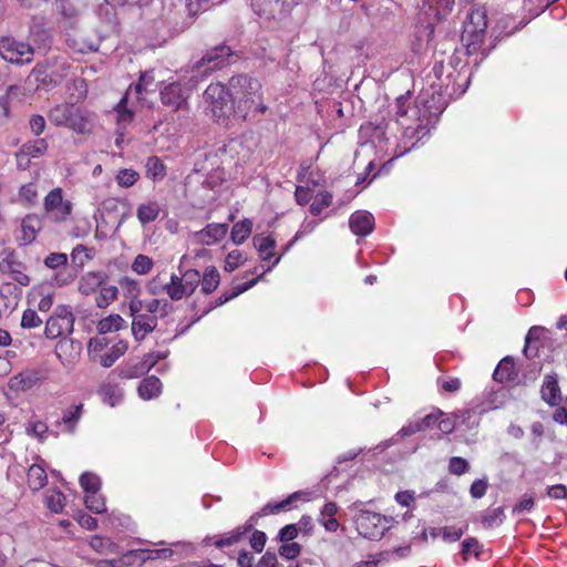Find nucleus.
I'll return each mask as SVG.
<instances>
[{
	"label": "nucleus",
	"instance_id": "nucleus-51",
	"mask_svg": "<svg viewBox=\"0 0 567 567\" xmlns=\"http://www.w3.org/2000/svg\"><path fill=\"white\" fill-rule=\"evenodd\" d=\"M262 278V275L258 276L257 278H254L249 282L243 284L240 286H237L234 291L228 296H220L218 300L215 302V307L221 306L226 303L227 301L231 300L233 298L237 297L238 295L245 292L246 290L254 287L260 279Z\"/></svg>",
	"mask_w": 567,
	"mask_h": 567
},
{
	"label": "nucleus",
	"instance_id": "nucleus-10",
	"mask_svg": "<svg viewBox=\"0 0 567 567\" xmlns=\"http://www.w3.org/2000/svg\"><path fill=\"white\" fill-rule=\"evenodd\" d=\"M251 8L259 17L281 20L290 12L292 2L288 0H251Z\"/></svg>",
	"mask_w": 567,
	"mask_h": 567
},
{
	"label": "nucleus",
	"instance_id": "nucleus-64",
	"mask_svg": "<svg viewBox=\"0 0 567 567\" xmlns=\"http://www.w3.org/2000/svg\"><path fill=\"white\" fill-rule=\"evenodd\" d=\"M547 496L551 499H565L567 498V486L564 484H557L547 488Z\"/></svg>",
	"mask_w": 567,
	"mask_h": 567
},
{
	"label": "nucleus",
	"instance_id": "nucleus-3",
	"mask_svg": "<svg viewBox=\"0 0 567 567\" xmlns=\"http://www.w3.org/2000/svg\"><path fill=\"white\" fill-rule=\"evenodd\" d=\"M396 122L403 130V137L406 140L421 141L429 132V112L421 111L416 104L410 106L409 96L401 95L395 101Z\"/></svg>",
	"mask_w": 567,
	"mask_h": 567
},
{
	"label": "nucleus",
	"instance_id": "nucleus-13",
	"mask_svg": "<svg viewBox=\"0 0 567 567\" xmlns=\"http://www.w3.org/2000/svg\"><path fill=\"white\" fill-rule=\"evenodd\" d=\"M107 281V276L104 271H87L81 276L78 290L83 296H90L97 292L99 289Z\"/></svg>",
	"mask_w": 567,
	"mask_h": 567
},
{
	"label": "nucleus",
	"instance_id": "nucleus-29",
	"mask_svg": "<svg viewBox=\"0 0 567 567\" xmlns=\"http://www.w3.org/2000/svg\"><path fill=\"white\" fill-rule=\"evenodd\" d=\"M128 344L126 341H118L117 343L113 344L107 352L100 355V363L104 368L112 367L116 360H118L126 351H127Z\"/></svg>",
	"mask_w": 567,
	"mask_h": 567
},
{
	"label": "nucleus",
	"instance_id": "nucleus-24",
	"mask_svg": "<svg viewBox=\"0 0 567 567\" xmlns=\"http://www.w3.org/2000/svg\"><path fill=\"white\" fill-rule=\"evenodd\" d=\"M137 392L143 400L157 398L162 392V382L155 375L147 377L140 383Z\"/></svg>",
	"mask_w": 567,
	"mask_h": 567
},
{
	"label": "nucleus",
	"instance_id": "nucleus-9",
	"mask_svg": "<svg viewBox=\"0 0 567 567\" xmlns=\"http://www.w3.org/2000/svg\"><path fill=\"white\" fill-rule=\"evenodd\" d=\"M43 209L50 220L61 223L71 215L72 204L63 198L62 188L56 187L44 197Z\"/></svg>",
	"mask_w": 567,
	"mask_h": 567
},
{
	"label": "nucleus",
	"instance_id": "nucleus-39",
	"mask_svg": "<svg viewBox=\"0 0 567 567\" xmlns=\"http://www.w3.org/2000/svg\"><path fill=\"white\" fill-rule=\"evenodd\" d=\"M127 95L123 96L116 106L118 130H125L132 122L134 113L127 109Z\"/></svg>",
	"mask_w": 567,
	"mask_h": 567
},
{
	"label": "nucleus",
	"instance_id": "nucleus-33",
	"mask_svg": "<svg viewBox=\"0 0 567 567\" xmlns=\"http://www.w3.org/2000/svg\"><path fill=\"white\" fill-rule=\"evenodd\" d=\"M252 244L259 251L262 260H269L274 256L271 250L276 246V240L272 237L256 235L252 238Z\"/></svg>",
	"mask_w": 567,
	"mask_h": 567
},
{
	"label": "nucleus",
	"instance_id": "nucleus-1",
	"mask_svg": "<svg viewBox=\"0 0 567 567\" xmlns=\"http://www.w3.org/2000/svg\"><path fill=\"white\" fill-rule=\"evenodd\" d=\"M233 54L227 45H218L208 51L200 61H198L192 71L188 81H176L165 85L161 92L162 103L173 111L184 110L188 104V99L193 89L198 83L199 75H207L209 72L220 68Z\"/></svg>",
	"mask_w": 567,
	"mask_h": 567
},
{
	"label": "nucleus",
	"instance_id": "nucleus-20",
	"mask_svg": "<svg viewBox=\"0 0 567 567\" xmlns=\"http://www.w3.org/2000/svg\"><path fill=\"white\" fill-rule=\"evenodd\" d=\"M486 30H476L472 27H464L462 32V42L466 45L470 54L478 51L484 43Z\"/></svg>",
	"mask_w": 567,
	"mask_h": 567
},
{
	"label": "nucleus",
	"instance_id": "nucleus-38",
	"mask_svg": "<svg viewBox=\"0 0 567 567\" xmlns=\"http://www.w3.org/2000/svg\"><path fill=\"white\" fill-rule=\"evenodd\" d=\"M145 309L150 313H158L164 318L173 311L174 307L167 299H152L145 302Z\"/></svg>",
	"mask_w": 567,
	"mask_h": 567
},
{
	"label": "nucleus",
	"instance_id": "nucleus-23",
	"mask_svg": "<svg viewBox=\"0 0 567 567\" xmlns=\"http://www.w3.org/2000/svg\"><path fill=\"white\" fill-rule=\"evenodd\" d=\"M161 213V206L156 200H148L138 205L136 209V217L144 226L155 221Z\"/></svg>",
	"mask_w": 567,
	"mask_h": 567
},
{
	"label": "nucleus",
	"instance_id": "nucleus-21",
	"mask_svg": "<svg viewBox=\"0 0 567 567\" xmlns=\"http://www.w3.org/2000/svg\"><path fill=\"white\" fill-rule=\"evenodd\" d=\"M454 6V0H424L422 9L429 16L437 20L449 14Z\"/></svg>",
	"mask_w": 567,
	"mask_h": 567
},
{
	"label": "nucleus",
	"instance_id": "nucleus-15",
	"mask_svg": "<svg viewBox=\"0 0 567 567\" xmlns=\"http://www.w3.org/2000/svg\"><path fill=\"white\" fill-rule=\"evenodd\" d=\"M228 231L227 224H208L205 228L196 233L197 241L203 245H214L221 240Z\"/></svg>",
	"mask_w": 567,
	"mask_h": 567
},
{
	"label": "nucleus",
	"instance_id": "nucleus-17",
	"mask_svg": "<svg viewBox=\"0 0 567 567\" xmlns=\"http://www.w3.org/2000/svg\"><path fill=\"white\" fill-rule=\"evenodd\" d=\"M40 379L38 370H24L10 379L9 386L13 391H27L33 388Z\"/></svg>",
	"mask_w": 567,
	"mask_h": 567
},
{
	"label": "nucleus",
	"instance_id": "nucleus-16",
	"mask_svg": "<svg viewBox=\"0 0 567 567\" xmlns=\"http://www.w3.org/2000/svg\"><path fill=\"white\" fill-rule=\"evenodd\" d=\"M157 318L150 315H134L132 320V333L136 341H142L147 333L155 330Z\"/></svg>",
	"mask_w": 567,
	"mask_h": 567
},
{
	"label": "nucleus",
	"instance_id": "nucleus-54",
	"mask_svg": "<svg viewBox=\"0 0 567 567\" xmlns=\"http://www.w3.org/2000/svg\"><path fill=\"white\" fill-rule=\"evenodd\" d=\"M42 324V319L38 316L33 309H27L23 311L21 318V327L24 329L38 328Z\"/></svg>",
	"mask_w": 567,
	"mask_h": 567
},
{
	"label": "nucleus",
	"instance_id": "nucleus-57",
	"mask_svg": "<svg viewBox=\"0 0 567 567\" xmlns=\"http://www.w3.org/2000/svg\"><path fill=\"white\" fill-rule=\"evenodd\" d=\"M68 261V257L63 252H51L44 259V265L51 269H56L61 266H64Z\"/></svg>",
	"mask_w": 567,
	"mask_h": 567
},
{
	"label": "nucleus",
	"instance_id": "nucleus-36",
	"mask_svg": "<svg viewBox=\"0 0 567 567\" xmlns=\"http://www.w3.org/2000/svg\"><path fill=\"white\" fill-rule=\"evenodd\" d=\"M125 327V320L120 315H111L97 323V330L101 334L112 331H118Z\"/></svg>",
	"mask_w": 567,
	"mask_h": 567
},
{
	"label": "nucleus",
	"instance_id": "nucleus-58",
	"mask_svg": "<svg viewBox=\"0 0 567 567\" xmlns=\"http://www.w3.org/2000/svg\"><path fill=\"white\" fill-rule=\"evenodd\" d=\"M301 547L297 543H285L279 548V554L286 559H295L299 556Z\"/></svg>",
	"mask_w": 567,
	"mask_h": 567
},
{
	"label": "nucleus",
	"instance_id": "nucleus-56",
	"mask_svg": "<svg viewBox=\"0 0 567 567\" xmlns=\"http://www.w3.org/2000/svg\"><path fill=\"white\" fill-rule=\"evenodd\" d=\"M472 553L476 557H478V555H480V544H478V540L475 539V538H466L465 540H463V544H462V551H461V554L463 556V559L467 560L468 556Z\"/></svg>",
	"mask_w": 567,
	"mask_h": 567
},
{
	"label": "nucleus",
	"instance_id": "nucleus-63",
	"mask_svg": "<svg viewBox=\"0 0 567 567\" xmlns=\"http://www.w3.org/2000/svg\"><path fill=\"white\" fill-rule=\"evenodd\" d=\"M71 257L72 260L78 262L80 267H83L85 261L91 258V256L86 254V248L82 245H78L75 248H73Z\"/></svg>",
	"mask_w": 567,
	"mask_h": 567
},
{
	"label": "nucleus",
	"instance_id": "nucleus-12",
	"mask_svg": "<svg viewBox=\"0 0 567 567\" xmlns=\"http://www.w3.org/2000/svg\"><path fill=\"white\" fill-rule=\"evenodd\" d=\"M106 3V0H56L59 12L66 18H74L82 14L89 8L99 10Z\"/></svg>",
	"mask_w": 567,
	"mask_h": 567
},
{
	"label": "nucleus",
	"instance_id": "nucleus-32",
	"mask_svg": "<svg viewBox=\"0 0 567 567\" xmlns=\"http://www.w3.org/2000/svg\"><path fill=\"white\" fill-rule=\"evenodd\" d=\"M118 295V289L116 286L109 285L107 281L99 289L97 295L95 297V305L99 308H106L114 300H116Z\"/></svg>",
	"mask_w": 567,
	"mask_h": 567
},
{
	"label": "nucleus",
	"instance_id": "nucleus-50",
	"mask_svg": "<svg viewBox=\"0 0 567 567\" xmlns=\"http://www.w3.org/2000/svg\"><path fill=\"white\" fill-rule=\"evenodd\" d=\"M181 277L184 281V286H186V289L189 292V296L193 295V292L200 284V272L196 269H187Z\"/></svg>",
	"mask_w": 567,
	"mask_h": 567
},
{
	"label": "nucleus",
	"instance_id": "nucleus-60",
	"mask_svg": "<svg viewBox=\"0 0 567 567\" xmlns=\"http://www.w3.org/2000/svg\"><path fill=\"white\" fill-rule=\"evenodd\" d=\"M19 196L27 203H33L38 196L37 185L34 183H28L20 187Z\"/></svg>",
	"mask_w": 567,
	"mask_h": 567
},
{
	"label": "nucleus",
	"instance_id": "nucleus-28",
	"mask_svg": "<svg viewBox=\"0 0 567 567\" xmlns=\"http://www.w3.org/2000/svg\"><path fill=\"white\" fill-rule=\"evenodd\" d=\"M48 483V476L45 470L39 465L33 464L28 471V485L33 492H38L43 488Z\"/></svg>",
	"mask_w": 567,
	"mask_h": 567
},
{
	"label": "nucleus",
	"instance_id": "nucleus-49",
	"mask_svg": "<svg viewBox=\"0 0 567 567\" xmlns=\"http://www.w3.org/2000/svg\"><path fill=\"white\" fill-rule=\"evenodd\" d=\"M154 262L146 255H137L132 262V270L137 275H147L153 269Z\"/></svg>",
	"mask_w": 567,
	"mask_h": 567
},
{
	"label": "nucleus",
	"instance_id": "nucleus-8",
	"mask_svg": "<svg viewBox=\"0 0 567 567\" xmlns=\"http://www.w3.org/2000/svg\"><path fill=\"white\" fill-rule=\"evenodd\" d=\"M74 316L68 306H58L54 313L47 320L44 334L48 339H56L73 331Z\"/></svg>",
	"mask_w": 567,
	"mask_h": 567
},
{
	"label": "nucleus",
	"instance_id": "nucleus-27",
	"mask_svg": "<svg viewBox=\"0 0 567 567\" xmlns=\"http://www.w3.org/2000/svg\"><path fill=\"white\" fill-rule=\"evenodd\" d=\"M301 495L302 492H295L281 502L268 503L260 509L259 515L267 516L278 514L281 511H287L290 508L293 502L298 501L301 497Z\"/></svg>",
	"mask_w": 567,
	"mask_h": 567
},
{
	"label": "nucleus",
	"instance_id": "nucleus-34",
	"mask_svg": "<svg viewBox=\"0 0 567 567\" xmlns=\"http://www.w3.org/2000/svg\"><path fill=\"white\" fill-rule=\"evenodd\" d=\"M166 353H148L143 360L140 361V370L138 371H125L124 374L126 377H141L144 373H147L159 360L164 359Z\"/></svg>",
	"mask_w": 567,
	"mask_h": 567
},
{
	"label": "nucleus",
	"instance_id": "nucleus-7",
	"mask_svg": "<svg viewBox=\"0 0 567 567\" xmlns=\"http://www.w3.org/2000/svg\"><path fill=\"white\" fill-rule=\"evenodd\" d=\"M0 52L4 60L19 65L31 63L34 55V50L29 43L12 37H3L0 40Z\"/></svg>",
	"mask_w": 567,
	"mask_h": 567
},
{
	"label": "nucleus",
	"instance_id": "nucleus-62",
	"mask_svg": "<svg viewBox=\"0 0 567 567\" xmlns=\"http://www.w3.org/2000/svg\"><path fill=\"white\" fill-rule=\"evenodd\" d=\"M29 126L31 132L34 135L39 136L43 133L45 128V120L42 115L34 114L29 120Z\"/></svg>",
	"mask_w": 567,
	"mask_h": 567
},
{
	"label": "nucleus",
	"instance_id": "nucleus-19",
	"mask_svg": "<svg viewBox=\"0 0 567 567\" xmlns=\"http://www.w3.org/2000/svg\"><path fill=\"white\" fill-rule=\"evenodd\" d=\"M102 401L110 405L111 408H115L118 405L124 398V391L118 384H114L111 382H105L101 384L97 391Z\"/></svg>",
	"mask_w": 567,
	"mask_h": 567
},
{
	"label": "nucleus",
	"instance_id": "nucleus-46",
	"mask_svg": "<svg viewBox=\"0 0 567 567\" xmlns=\"http://www.w3.org/2000/svg\"><path fill=\"white\" fill-rule=\"evenodd\" d=\"M332 203V195L328 192L319 193L310 205V213L313 216H318L321 212L329 207Z\"/></svg>",
	"mask_w": 567,
	"mask_h": 567
},
{
	"label": "nucleus",
	"instance_id": "nucleus-37",
	"mask_svg": "<svg viewBox=\"0 0 567 567\" xmlns=\"http://www.w3.org/2000/svg\"><path fill=\"white\" fill-rule=\"evenodd\" d=\"M81 412H82V404L64 411L61 421L58 422L59 424H62L64 426V429H62V431L73 432L76 423L79 422V420L81 417Z\"/></svg>",
	"mask_w": 567,
	"mask_h": 567
},
{
	"label": "nucleus",
	"instance_id": "nucleus-4",
	"mask_svg": "<svg viewBox=\"0 0 567 567\" xmlns=\"http://www.w3.org/2000/svg\"><path fill=\"white\" fill-rule=\"evenodd\" d=\"M93 117V113L69 103L58 104L48 113L51 124L65 126L78 134H85L92 130Z\"/></svg>",
	"mask_w": 567,
	"mask_h": 567
},
{
	"label": "nucleus",
	"instance_id": "nucleus-6",
	"mask_svg": "<svg viewBox=\"0 0 567 567\" xmlns=\"http://www.w3.org/2000/svg\"><path fill=\"white\" fill-rule=\"evenodd\" d=\"M358 533L370 540H379L389 529V520L381 514L361 511L355 517Z\"/></svg>",
	"mask_w": 567,
	"mask_h": 567
},
{
	"label": "nucleus",
	"instance_id": "nucleus-22",
	"mask_svg": "<svg viewBox=\"0 0 567 567\" xmlns=\"http://www.w3.org/2000/svg\"><path fill=\"white\" fill-rule=\"evenodd\" d=\"M542 398L549 405H557L560 401V389L556 377L546 375L542 385Z\"/></svg>",
	"mask_w": 567,
	"mask_h": 567
},
{
	"label": "nucleus",
	"instance_id": "nucleus-52",
	"mask_svg": "<svg viewBox=\"0 0 567 567\" xmlns=\"http://www.w3.org/2000/svg\"><path fill=\"white\" fill-rule=\"evenodd\" d=\"M504 518V509L502 507H495L488 509L482 517V523L486 527H493L502 524Z\"/></svg>",
	"mask_w": 567,
	"mask_h": 567
},
{
	"label": "nucleus",
	"instance_id": "nucleus-35",
	"mask_svg": "<svg viewBox=\"0 0 567 567\" xmlns=\"http://www.w3.org/2000/svg\"><path fill=\"white\" fill-rule=\"evenodd\" d=\"M21 156H24L27 154L30 158H37L45 154V152L48 151V142L44 138H37L34 141H29L24 143L21 146Z\"/></svg>",
	"mask_w": 567,
	"mask_h": 567
},
{
	"label": "nucleus",
	"instance_id": "nucleus-2",
	"mask_svg": "<svg viewBox=\"0 0 567 567\" xmlns=\"http://www.w3.org/2000/svg\"><path fill=\"white\" fill-rule=\"evenodd\" d=\"M229 91L234 104L236 105L235 116L246 121L252 107L255 111L264 114L267 106L258 102L261 99V84L257 79L246 74H238L229 80Z\"/></svg>",
	"mask_w": 567,
	"mask_h": 567
},
{
	"label": "nucleus",
	"instance_id": "nucleus-43",
	"mask_svg": "<svg viewBox=\"0 0 567 567\" xmlns=\"http://www.w3.org/2000/svg\"><path fill=\"white\" fill-rule=\"evenodd\" d=\"M250 527L251 526L236 528L235 530L226 534L225 536L216 540L215 546L218 548H223L238 543L241 539V537L250 529Z\"/></svg>",
	"mask_w": 567,
	"mask_h": 567
},
{
	"label": "nucleus",
	"instance_id": "nucleus-26",
	"mask_svg": "<svg viewBox=\"0 0 567 567\" xmlns=\"http://www.w3.org/2000/svg\"><path fill=\"white\" fill-rule=\"evenodd\" d=\"M517 377L515 362L512 357H506L496 367L493 378L498 382L514 381Z\"/></svg>",
	"mask_w": 567,
	"mask_h": 567
},
{
	"label": "nucleus",
	"instance_id": "nucleus-45",
	"mask_svg": "<svg viewBox=\"0 0 567 567\" xmlns=\"http://www.w3.org/2000/svg\"><path fill=\"white\" fill-rule=\"evenodd\" d=\"M84 503L90 511L96 514H101L106 511L105 501L99 492L85 494Z\"/></svg>",
	"mask_w": 567,
	"mask_h": 567
},
{
	"label": "nucleus",
	"instance_id": "nucleus-48",
	"mask_svg": "<svg viewBox=\"0 0 567 567\" xmlns=\"http://www.w3.org/2000/svg\"><path fill=\"white\" fill-rule=\"evenodd\" d=\"M80 484L85 494L99 492L101 487L100 477L90 472H85L80 476Z\"/></svg>",
	"mask_w": 567,
	"mask_h": 567
},
{
	"label": "nucleus",
	"instance_id": "nucleus-53",
	"mask_svg": "<svg viewBox=\"0 0 567 567\" xmlns=\"http://www.w3.org/2000/svg\"><path fill=\"white\" fill-rule=\"evenodd\" d=\"M141 553L143 555V559H145V560L146 559H151V560L168 559L173 555V550L168 547L154 548V549L145 548V549H141Z\"/></svg>",
	"mask_w": 567,
	"mask_h": 567
},
{
	"label": "nucleus",
	"instance_id": "nucleus-59",
	"mask_svg": "<svg viewBox=\"0 0 567 567\" xmlns=\"http://www.w3.org/2000/svg\"><path fill=\"white\" fill-rule=\"evenodd\" d=\"M449 470L452 474L462 475L468 470V462L465 458L454 456L450 460Z\"/></svg>",
	"mask_w": 567,
	"mask_h": 567
},
{
	"label": "nucleus",
	"instance_id": "nucleus-42",
	"mask_svg": "<svg viewBox=\"0 0 567 567\" xmlns=\"http://www.w3.org/2000/svg\"><path fill=\"white\" fill-rule=\"evenodd\" d=\"M65 496L58 489H50L45 494V504L54 513H61L64 507Z\"/></svg>",
	"mask_w": 567,
	"mask_h": 567
},
{
	"label": "nucleus",
	"instance_id": "nucleus-30",
	"mask_svg": "<svg viewBox=\"0 0 567 567\" xmlns=\"http://www.w3.org/2000/svg\"><path fill=\"white\" fill-rule=\"evenodd\" d=\"M252 231V221L248 218L236 223L230 231V239L234 244H243Z\"/></svg>",
	"mask_w": 567,
	"mask_h": 567
},
{
	"label": "nucleus",
	"instance_id": "nucleus-18",
	"mask_svg": "<svg viewBox=\"0 0 567 567\" xmlns=\"http://www.w3.org/2000/svg\"><path fill=\"white\" fill-rule=\"evenodd\" d=\"M338 509L339 507L334 502L326 503L320 509L318 522L329 533H334L340 527V524L336 518Z\"/></svg>",
	"mask_w": 567,
	"mask_h": 567
},
{
	"label": "nucleus",
	"instance_id": "nucleus-14",
	"mask_svg": "<svg viewBox=\"0 0 567 567\" xmlns=\"http://www.w3.org/2000/svg\"><path fill=\"white\" fill-rule=\"evenodd\" d=\"M374 226V217L367 210L354 212L349 219L351 231L358 236H368Z\"/></svg>",
	"mask_w": 567,
	"mask_h": 567
},
{
	"label": "nucleus",
	"instance_id": "nucleus-47",
	"mask_svg": "<svg viewBox=\"0 0 567 567\" xmlns=\"http://www.w3.org/2000/svg\"><path fill=\"white\" fill-rule=\"evenodd\" d=\"M17 90V86L10 85L7 92L0 96V126L4 125L10 117V94Z\"/></svg>",
	"mask_w": 567,
	"mask_h": 567
},
{
	"label": "nucleus",
	"instance_id": "nucleus-61",
	"mask_svg": "<svg viewBox=\"0 0 567 567\" xmlns=\"http://www.w3.org/2000/svg\"><path fill=\"white\" fill-rule=\"evenodd\" d=\"M298 536V527L295 524H289L279 530V539L282 543H289Z\"/></svg>",
	"mask_w": 567,
	"mask_h": 567
},
{
	"label": "nucleus",
	"instance_id": "nucleus-41",
	"mask_svg": "<svg viewBox=\"0 0 567 567\" xmlns=\"http://www.w3.org/2000/svg\"><path fill=\"white\" fill-rule=\"evenodd\" d=\"M145 167L147 176L152 179H162L166 175L165 165L156 156L148 157Z\"/></svg>",
	"mask_w": 567,
	"mask_h": 567
},
{
	"label": "nucleus",
	"instance_id": "nucleus-44",
	"mask_svg": "<svg viewBox=\"0 0 567 567\" xmlns=\"http://www.w3.org/2000/svg\"><path fill=\"white\" fill-rule=\"evenodd\" d=\"M140 178V174L130 168H122L117 172L115 176V181L121 187H132Z\"/></svg>",
	"mask_w": 567,
	"mask_h": 567
},
{
	"label": "nucleus",
	"instance_id": "nucleus-55",
	"mask_svg": "<svg viewBox=\"0 0 567 567\" xmlns=\"http://www.w3.org/2000/svg\"><path fill=\"white\" fill-rule=\"evenodd\" d=\"M245 259L246 258L240 250H233L227 255L224 268L226 271L233 272L240 264L244 262Z\"/></svg>",
	"mask_w": 567,
	"mask_h": 567
},
{
	"label": "nucleus",
	"instance_id": "nucleus-5",
	"mask_svg": "<svg viewBox=\"0 0 567 567\" xmlns=\"http://www.w3.org/2000/svg\"><path fill=\"white\" fill-rule=\"evenodd\" d=\"M204 100L208 104L213 117L218 122H225L235 116L236 105L230 96L229 87L220 83H212L204 92Z\"/></svg>",
	"mask_w": 567,
	"mask_h": 567
},
{
	"label": "nucleus",
	"instance_id": "nucleus-31",
	"mask_svg": "<svg viewBox=\"0 0 567 567\" xmlns=\"http://www.w3.org/2000/svg\"><path fill=\"white\" fill-rule=\"evenodd\" d=\"M220 282V276L215 267H207L202 276L200 286L202 292L209 295L215 291Z\"/></svg>",
	"mask_w": 567,
	"mask_h": 567
},
{
	"label": "nucleus",
	"instance_id": "nucleus-40",
	"mask_svg": "<svg viewBox=\"0 0 567 567\" xmlns=\"http://www.w3.org/2000/svg\"><path fill=\"white\" fill-rule=\"evenodd\" d=\"M464 27H472L476 30H486L487 28V19L486 12L482 9L472 10L467 14V19L464 22Z\"/></svg>",
	"mask_w": 567,
	"mask_h": 567
},
{
	"label": "nucleus",
	"instance_id": "nucleus-11",
	"mask_svg": "<svg viewBox=\"0 0 567 567\" xmlns=\"http://www.w3.org/2000/svg\"><path fill=\"white\" fill-rule=\"evenodd\" d=\"M43 227L42 218L37 214H28L21 220L20 228L16 231V240L20 246L32 244Z\"/></svg>",
	"mask_w": 567,
	"mask_h": 567
},
{
	"label": "nucleus",
	"instance_id": "nucleus-25",
	"mask_svg": "<svg viewBox=\"0 0 567 567\" xmlns=\"http://www.w3.org/2000/svg\"><path fill=\"white\" fill-rule=\"evenodd\" d=\"M163 289L173 301L182 300L184 297H189V292L184 286V281L181 276L173 274L167 284H164Z\"/></svg>",
	"mask_w": 567,
	"mask_h": 567
}]
</instances>
